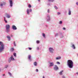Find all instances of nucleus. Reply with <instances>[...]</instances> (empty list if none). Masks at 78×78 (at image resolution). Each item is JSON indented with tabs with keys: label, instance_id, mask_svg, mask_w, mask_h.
Masks as SVG:
<instances>
[{
	"label": "nucleus",
	"instance_id": "1",
	"mask_svg": "<svg viewBox=\"0 0 78 78\" xmlns=\"http://www.w3.org/2000/svg\"><path fill=\"white\" fill-rule=\"evenodd\" d=\"M67 66L70 69L73 68V62L71 60H67Z\"/></svg>",
	"mask_w": 78,
	"mask_h": 78
},
{
	"label": "nucleus",
	"instance_id": "2",
	"mask_svg": "<svg viewBox=\"0 0 78 78\" xmlns=\"http://www.w3.org/2000/svg\"><path fill=\"white\" fill-rule=\"evenodd\" d=\"M5 49V44L2 41H0V53L3 51Z\"/></svg>",
	"mask_w": 78,
	"mask_h": 78
},
{
	"label": "nucleus",
	"instance_id": "3",
	"mask_svg": "<svg viewBox=\"0 0 78 78\" xmlns=\"http://www.w3.org/2000/svg\"><path fill=\"white\" fill-rule=\"evenodd\" d=\"M5 27L6 28V33H9L10 31V26L9 25L7 24L5 26Z\"/></svg>",
	"mask_w": 78,
	"mask_h": 78
},
{
	"label": "nucleus",
	"instance_id": "4",
	"mask_svg": "<svg viewBox=\"0 0 78 78\" xmlns=\"http://www.w3.org/2000/svg\"><path fill=\"white\" fill-rule=\"evenodd\" d=\"M14 61V58L12 57V55L11 57H10L9 59V62H10L11 61Z\"/></svg>",
	"mask_w": 78,
	"mask_h": 78
},
{
	"label": "nucleus",
	"instance_id": "5",
	"mask_svg": "<svg viewBox=\"0 0 78 78\" xmlns=\"http://www.w3.org/2000/svg\"><path fill=\"white\" fill-rule=\"evenodd\" d=\"M58 69L59 68L57 66L55 65L54 67V70L55 71H57V70H58Z\"/></svg>",
	"mask_w": 78,
	"mask_h": 78
},
{
	"label": "nucleus",
	"instance_id": "6",
	"mask_svg": "<svg viewBox=\"0 0 78 78\" xmlns=\"http://www.w3.org/2000/svg\"><path fill=\"white\" fill-rule=\"evenodd\" d=\"M49 52L50 53H53V51H54V49H53V48H49Z\"/></svg>",
	"mask_w": 78,
	"mask_h": 78
},
{
	"label": "nucleus",
	"instance_id": "7",
	"mask_svg": "<svg viewBox=\"0 0 78 78\" xmlns=\"http://www.w3.org/2000/svg\"><path fill=\"white\" fill-rule=\"evenodd\" d=\"M46 19L47 20V21H49V20H50V15H47V17L46 18Z\"/></svg>",
	"mask_w": 78,
	"mask_h": 78
},
{
	"label": "nucleus",
	"instance_id": "8",
	"mask_svg": "<svg viewBox=\"0 0 78 78\" xmlns=\"http://www.w3.org/2000/svg\"><path fill=\"white\" fill-rule=\"evenodd\" d=\"M12 29L14 30H17V27H16L15 26V25H12Z\"/></svg>",
	"mask_w": 78,
	"mask_h": 78
},
{
	"label": "nucleus",
	"instance_id": "9",
	"mask_svg": "<svg viewBox=\"0 0 78 78\" xmlns=\"http://www.w3.org/2000/svg\"><path fill=\"white\" fill-rule=\"evenodd\" d=\"M9 2H10V5L11 7L12 6V0H9Z\"/></svg>",
	"mask_w": 78,
	"mask_h": 78
},
{
	"label": "nucleus",
	"instance_id": "10",
	"mask_svg": "<svg viewBox=\"0 0 78 78\" xmlns=\"http://www.w3.org/2000/svg\"><path fill=\"white\" fill-rule=\"evenodd\" d=\"M71 45H72V47L73 49H75V45L73 44V43H71Z\"/></svg>",
	"mask_w": 78,
	"mask_h": 78
},
{
	"label": "nucleus",
	"instance_id": "11",
	"mask_svg": "<svg viewBox=\"0 0 78 78\" xmlns=\"http://www.w3.org/2000/svg\"><path fill=\"white\" fill-rule=\"evenodd\" d=\"M63 72H64V70L61 71L59 73L60 75H62Z\"/></svg>",
	"mask_w": 78,
	"mask_h": 78
},
{
	"label": "nucleus",
	"instance_id": "12",
	"mask_svg": "<svg viewBox=\"0 0 78 78\" xmlns=\"http://www.w3.org/2000/svg\"><path fill=\"white\" fill-rule=\"evenodd\" d=\"M49 64H50V67H52L53 66H54V63H53V62H50L49 63Z\"/></svg>",
	"mask_w": 78,
	"mask_h": 78
},
{
	"label": "nucleus",
	"instance_id": "13",
	"mask_svg": "<svg viewBox=\"0 0 78 78\" xmlns=\"http://www.w3.org/2000/svg\"><path fill=\"white\" fill-rule=\"evenodd\" d=\"M7 37L8 38L9 41L11 39V37H10V36H7Z\"/></svg>",
	"mask_w": 78,
	"mask_h": 78
},
{
	"label": "nucleus",
	"instance_id": "14",
	"mask_svg": "<svg viewBox=\"0 0 78 78\" xmlns=\"http://www.w3.org/2000/svg\"><path fill=\"white\" fill-rule=\"evenodd\" d=\"M59 36L60 38H62L64 37V36H63V35H62V34H59Z\"/></svg>",
	"mask_w": 78,
	"mask_h": 78
},
{
	"label": "nucleus",
	"instance_id": "15",
	"mask_svg": "<svg viewBox=\"0 0 78 78\" xmlns=\"http://www.w3.org/2000/svg\"><path fill=\"white\" fill-rule=\"evenodd\" d=\"M71 11L70 10H69V11H68V15H71Z\"/></svg>",
	"mask_w": 78,
	"mask_h": 78
},
{
	"label": "nucleus",
	"instance_id": "16",
	"mask_svg": "<svg viewBox=\"0 0 78 78\" xmlns=\"http://www.w3.org/2000/svg\"><path fill=\"white\" fill-rule=\"evenodd\" d=\"M34 65L35 66H37V62H35L34 63Z\"/></svg>",
	"mask_w": 78,
	"mask_h": 78
},
{
	"label": "nucleus",
	"instance_id": "17",
	"mask_svg": "<svg viewBox=\"0 0 78 78\" xmlns=\"http://www.w3.org/2000/svg\"><path fill=\"white\" fill-rule=\"evenodd\" d=\"M42 35L43 37H44V38H45V34L44 33L42 34Z\"/></svg>",
	"mask_w": 78,
	"mask_h": 78
},
{
	"label": "nucleus",
	"instance_id": "18",
	"mask_svg": "<svg viewBox=\"0 0 78 78\" xmlns=\"http://www.w3.org/2000/svg\"><path fill=\"white\" fill-rule=\"evenodd\" d=\"M62 21H60L59 22V24H60V25H62Z\"/></svg>",
	"mask_w": 78,
	"mask_h": 78
},
{
	"label": "nucleus",
	"instance_id": "19",
	"mask_svg": "<svg viewBox=\"0 0 78 78\" xmlns=\"http://www.w3.org/2000/svg\"><path fill=\"white\" fill-rule=\"evenodd\" d=\"M27 14H30V10H27Z\"/></svg>",
	"mask_w": 78,
	"mask_h": 78
},
{
	"label": "nucleus",
	"instance_id": "20",
	"mask_svg": "<svg viewBox=\"0 0 78 78\" xmlns=\"http://www.w3.org/2000/svg\"><path fill=\"white\" fill-rule=\"evenodd\" d=\"M28 59H30V60H31V55H29L28 56Z\"/></svg>",
	"mask_w": 78,
	"mask_h": 78
},
{
	"label": "nucleus",
	"instance_id": "21",
	"mask_svg": "<svg viewBox=\"0 0 78 78\" xmlns=\"http://www.w3.org/2000/svg\"><path fill=\"white\" fill-rule=\"evenodd\" d=\"M7 18H10L11 17V16H10V15H7Z\"/></svg>",
	"mask_w": 78,
	"mask_h": 78
},
{
	"label": "nucleus",
	"instance_id": "22",
	"mask_svg": "<svg viewBox=\"0 0 78 78\" xmlns=\"http://www.w3.org/2000/svg\"><path fill=\"white\" fill-rule=\"evenodd\" d=\"M3 3H1V4L0 5V6H1V7H2V6H3Z\"/></svg>",
	"mask_w": 78,
	"mask_h": 78
},
{
	"label": "nucleus",
	"instance_id": "23",
	"mask_svg": "<svg viewBox=\"0 0 78 78\" xmlns=\"http://www.w3.org/2000/svg\"><path fill=\"white\" fill-rule=\"evenodd\" d=\"M8 65H7L5 66V69H7V68H8Z\"/></svg>",
	"mask_w": 78,
	"mask_h": 78
},
{
	"label": "nucleus",
	"instance_id": "24",
	"mask_svg": "<svg viewBox=\"0 0 78 78\" xmlns=\"http://www.w3.org/2000/svg\"><path fill=\"white\" fill-rule=\"evenodd\" d=\"M8 73L9 75H10V76H11L12 74H11V73L10 72H9Z\"/></svg>",
	"mask_w": 78,
	"mask_h": 78
},
{
	"label": "nucleus",
	"instance_id": "25",
	"mask_svg": "<svg viewBox=\"0 0 78 78\" xmlns=\"http://www.w3.org/2000/svg\"><path fill=\"white\" fill-rule=\"evenodd\" d=\"M13 44H14V46L16 47V44L15 41H14Z\"/></svg>",
	"mask_w": 78,
	"mask_h": 78
},
{
	"label": "nucleus",
	"instance_id": "26",
	"mask_svg": "<svg viewBox=\"0 0 78 78\" xmlns=\"http://www.w3.org/2000/svg\"><path fill=\"white\" fill-rule=\"evenodd\" d=\"M48 2H53L54 1V0H48Z\"/></svg>",
	"mask_w": 78,
	"mask_h": 78
},
{
	"label": "nucleus",
	"instance_id": "27",
	"mask_svg": "<svg viewBox=\"0 0 78 78\" xmlns=\"http://www.w3.org/2000/svg\"><path fill=\"white\" fill-rule=\"evenodd\" d=\"M54 8L56 9H58V7H56V6H54Z\"/></svg>",
	"mask_w": 78,
	"mask_h": 78
},
{
	"label": "nucleus",
	"instance_id": "28",
	"mask_svg": "<svg viewBox=\"0 0 78 78\" xmlns=\"http://www.w3.org/2000/svg\"><path fill=\"white\" fill-rule=\"evenodd\" d=\"M11 51H14V48H12L11 49Z\"/></svg>",
	"mask_w": 78,
	"mask_h": 78
},
{
	"label": "nucleus",
	"instance_id": "29",
	"mask_svg": "<svg viewBox=\"0 0 78 78\" xmlns=\"http://www.w3.org/2000/svg\"><path fill=\"white\" fill-rule=\"evenodd\" d=\"M58 36V34H56L55 35V37H56V36Z\"/></svg>",
	"mask_w": 78,
	"mask_h": 78
},
{
	"label": "nucleus",
	"instance_id": "30",
	"mask_svg": "<svg viewBox=\"0 0 78 78\" xmlns=\"http://www.w3.org/2000/svg\"><path fill=\"white\" fill-rule=\"evenodd\" d=\"M29 8H31V5L30 4L29 5H28Z\"/></svg>",
	"mask_w": 78,
	"mask_h": 78
},
{
	"label": "nucleus",
	"instance_id": "31",
	"mask_svg": "<svg viewBox=\"0 0 78 78\" xmlns=\"http://www.w3.org/2000/svg\"><path fill=\"white\" fill-rule=\"evenodd\" d=\"M36 42L37 44H39V43L40 42L39 41H36Z\"/></svg>",
	"mask_w": 78,
	"mask_h": 78
},
{
	"label": "nucleus",
	"instance_id": "32",
	"mask_svg": "<svg viewBox=\"0 0 78 78\" xmlns=\"http://www.w3.org/2000/svg\"><path fill=\"white\" fill-rule=\"evenodd\" d=\"M14 56L16 57V53H14Z\"/></svg>",
	"mask_w": 78,
	"mask_h": 78
},
{
	"label": "nucleus",
	"instance_id": "33",
	"mask_svg": "<svg viewBox=\"0 0 78 78\" xmlns=\"http://www.w3.org/2000/svg\"><path fill=\"white\" fill-rule=\"evenodd\" d=\"M36 72H38L39 70H38V69H36Z\"/></svg>",
	"mask_w": 78,
	"mask_h": 78
},
{
	"label": "nucleus",
	"instance_id": "34",
	"mask_svg": "<svg viewBox=\"0 0 78 78\" xmlns=\"http://www.w3.org/2000/svg\"><path fill=\"white\" fill-rule=\"evenodd\" d=\"M56 60H58V59H59V57H57L56 58Z\"/></svg>",
	"mask_w": 78,
	"mask_h": 78
},
{
	"label": "nucleus",
	"instance_id": "35",
	"mask_svg": "<svg viewBox=\"0 0 78 78\" xmlns=\"http://www.w3.org/2000/svg\"><path fill=\"white\" fill-rule=\"evenodd\" d=\"M62 78H66V77H65V76H62Z\"/></svg>",
	"mask_w": 78,
	"mask_h": 78
},
{
	"label": "nucleus",
	"instance_id": "36",
	"mask_svg": "<svg viewBox=\"0 0 78 78\" xmlns=\"http://www.w3.org/2000/svg\"><path fill=\"white\" fill-rule=\"evenodd\" d=\"M63 30H66V28L64 27V28H63Z\"/></svg>",
	"mask_w": 78,
	"mask_h": 78
},
{
	"label": "nucleus",
	"instance_id": "37",
	"mask_svg": "<svg viewBox=\"0 0 78 78\" xmlns=\"http://www.w3.org/2000/svg\"><path fill=\"white\" fill-rule=\"evenodd\" d=\"M4 21L5 22V23H7V21H6V20H4Z\"/></svg>",
	"mask_w": 78,
	"mask_h": 78
},
{
	"label": "nucleus",
	"instance_id": "38",
	"mask_svg": "<svg viewBox=\"0 0 78 78\" xmlns=\"http://www.w3.org/2000/svg\"><path fill=\"white\" fill-rule=\"evenodd\" d=\"M29 50H31L32 48H29Z\"/></svg>",
	"mask_w": 78,
	"mask_h": 78
},
{
	"label": "nucleus",
	"instance_id": "39",
	"mask_svg": "<svg viewBox=\"0 0 78 78\" xmlns=\"http://www.w3.org/2000/svg\"><path fill=\"white\" fill-rule=\"evenodd\" d=\"M10 37H13V35H11Z\"/></svg>",
	"mask_w": 78,
	"mask_h": 78
},
{
	"label": "nucleus",
	"instance_id": "40",
	"mask_svg": "<svg viewBox=\"0 0 78 78\" xmlns=\"http://www.w3.org/2000/svg\"><path fill=\"white\" fill-rule=\"evenodd\" d=\"M48 13H49V12H50V10H48Z\"/></svg>",
	"mask_w": 78,
	"mask_h": 78
},
{
	"label": "nucleus",
	"instance_id": "41",
	"mask_svg": "<svg viewBox=\"0 0 78 78\" xmlns=\"http://www.w3.org/2000/svg\"><path fill=\"white\" fill-rule=\"evenodd\" d=\"M39 47H37V50H39Z\"/></svg>",
	"mask_w": 78,
	"mask_h": 78
},
{
	"label": "nucleus",
	"instance_id": "42",
	"mask_svg": "<svg viewBox=\"0 0 78 78\" xmlns=\"http://www.w3.org/2000/svg\"><path fill=\"white\" fill-rule=\"evenodd\" d=\"M56 63L57 64H59V62H56Z\"/></svg>",
	"mask_w": 78,
	"mask_h": 78
},
{
	"label": "nucleus",
	"instance_id": "43",
	"mask_svg": "<svg viewBox=\"0 0 78 78\" xmlns=\"http://www.w3.org/2000/svg\"><path fill=\"white\" fill-rule=\"evenodd\" d=\"M61 57H59V59H61Z\"/></svg>",
	"mask_w": 78,
	"mask_h": 78
},
{
	"label": "nucleus",
	"instance_id": "44",
	"mask_svg": "<svg viewBox=\"0 0 78 78\" xmlns=\"http://www.w3.org/2000/svg\"><path fill=\"white\" fill-rule=\"evenodd\" d=\"M4 20H6V19L5 18V17H4Z\"/></svg>",
	"mask_w": 78,
	"mask_h": 78
},
{
	"label": "nucleus",
	"instance_id": "45",
	"mask_svg": "<svg viewBox=\"0 0 78 78\" xmlns=\"http://www.w3.org/2000/svg\"><path fill=\"white\" fill-rule=\"evenodd\" d=\"M76 5H78V2L76 3Z\"/></svg>",
	"mask_w": 78,
	"mask_h": 78
},
{
	"label": "nucleus",
	"instance_id": "46",
	"mask_svg": "<svg viewBox=\"0 0 78 78\" xmlns=\"http://www.w3.org/2000/svg\"><path fill=\"white\" fill-rule=\"evenodd\" d=\"M2 76H5V74H3Z\"/></svg>",
	"mask_w": 78,
	"mask_h": 78
},
{
	"label": "nucleus",
	"instance_id": "47",
	"mask_svg": "<svg viewBox=\"0 0 78 78\" xmlns=\"http://www.w3.org/2000/svg\"><path fill=\"white\" fill-rule=\"evenodd\" d=\"M43 78H45V77L44 76H43Z\"/></svg>",
	"mask_w": 78,
	"mask_h": 78
},
{
	"label": "nucleus",
	"instance_id": "48",
	"mask_svg": "<svg viewBox=\"0 0 78 78\" xmlns=\"http://www.w3.org/2000/svg\"><path fill=\"white\" fill-rule=\"evenodd\" d=\"M4 5H5V4H6V3L5 2H4Z\"/></svg>",
	"mask_w": 78,
	"mask_h": 78
},
{
	"label": "nucleus",
	"instance_id": "49",
	"mask_svg": "<svg viewBox=\"0 0 78 78\" xmlns=\"http://www.w3.org/2000/svg\"><path fill=\"white\" fill-rule=\"evenodd\" d=\"M57 14L58 15H59V12H57Z\"/></svg>",
	"mask_w": 78,
	"mask_h": 78
},
{
	"label": "nucleus",
	"instance_id": "50",
	"mask_svg": "<svg viewBox=\"0 0 78 78\" xmlns=\"http://www.w3.org/2000/svg\"><path fill=\"white\" fill-rule=\"evenodd\" d=\"M30 12H32V10H30Z\"/></svg>",
	"mask_w": 78,
	"mask_h": 78
},
{
	"label": "nucleus",
	"instance_id": "51",
	"mask_svg": "<svg viewBox=\"0 0 78 78\" xmlns=\"http://www.w3.org/2000/svg\"><path fill=\"white\" fill-rule=\"evenodd\" d=\"M1 70H2V69H0V71H1Z\"/></svg>",
	"mask_w": 78,
	"mask_h": 78
},
{
	"label": "nucleus",
	"instance_id": "52",
	"mask_svg": "<svg viewBox=\"0 0 78 78\" xmlns=\"http://www.w3.org/2000/svg\"><path fill=\"white\" fill-rule=\"evenodd\" d=\"M38 2H40V0H38Z\"/></svg>",
	"mask_w": 78,
	"mask_h": 78
},
{
	"label": "nucleus",
	"instance_id": "53",
	"mask_svg": "<svg viewBox=\"0 0 78 78\" xmlns=\"http://www.w3.org/2000/svg\"><path fill=\"white\" fill-rule=\"evenodd\" d=\"M59 64H60V63L59 62Z\"/></svg>",
	"mask_w": 78,
	"mask_h": 78
},
{
	"label": "nucleus",
	"instance_id": "54",
	"mask_svg": "<svg viewBox=\"0 0 78 78\" xmlns=\"http://www.w3.org/2000/svg\"><path fill=\"white\" fill-rule=\"evenodd\" d=\"M59 14H60V12L59 13Z\"/></svg>",
	"mask_w": 78,
	"mask_h": 78
}]
</instances>
